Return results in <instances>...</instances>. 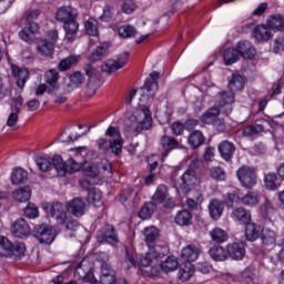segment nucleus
Returning <instances> with one entry per match:
<instances>
[{
	"label": "nucleus",
	"instance_id": "obj_10",
	"mask_svg": "<svg viewBox=\"0 0 284 284\" xmlns=\"http://www.w3.org/2000/svg\"><path fill=\"white\" fill-rule=\"evenodd\" d=\"M45 211L50 216L55 219L57 223H63V219L68 216L65 213V206L61 202H53L49 206L45 207Z\"/></svg>",
	"mask_w": 284,
	"mask_h": 284
},
{
	"label": "nucleus",
	"instance_id": "obj_32",
	"mask_svg": "<svg viewBox=\"0 0 284 284\" xmlns=\"http://www.w3.org/2000/svg\"><path fill=\"white\" fill-rule=\"evenodd\" d=\"M241 203L246 207H256L261 203V195L251 191L241 199Z\"/></svg>",
	"mask_w": 284,
	"mask_h": 284
},
{
	"label": "nucleus",
	"instance_id": "obj_56",
	"mask_svg": "<svg viewBox=\"0 0 284 284\" xmlns=\"http://www.w3.org/2000/svg\"><path fill=\"white\" fill-rule=\"evenodd\" d=\"M84 174L87 176H90L91 179H97L98 174H101V171L99 169V164H84L83 165Z\"/></svg>",
	"mask_w": 284,
	"mask_h": 284
},
{
	"label": "nucleus",
	"instance_id": "obj_33",
	"mask_svg": "<svg viewBox=\"0 0 284 284\" xmlns=\"http://www.w3.org/2000/svg\"><path fill=\"white\" fill-rule=\"evenodd\" d=\"M175 223L181 227L192 225V213L187 210H182L175 215Z\"/></svg>",
	"mask_w": 284,
	"mask_h": 284
},
{
	"label": "nucleus",
	"instance_id": "obj_43",
	"mask_svg": "<svg viewBox=\"0 0 284 284\" xmlns=\"http://www.w3.org/2000/svg\"><path fill=\"white\" fill-rule=\"evenodd\" d=\"M219 114H221V110L216 106L209 109L206 112L202 114L203 123L207 125L212 124L216 119H219Z\"/></svg>",
	"mask_w": 284,
	"mask_h": 284
},
{
	"label": "nucleus",
	"instance_id": "obj_41",
	"mask_svg": "<svg viewBox=\"0 0 284 284\" xmlns=\"http://www.w3.org/2000/svg\"><path fill=\"white\" fill-rule=\"evenodd\" d=\"M144 241L148 246L152 247V243L159 239V230L155 226H149L144 229Z\"/></svg>",
	"mask_w": 284,
	"mask_h": 284
},
{
	"label": "nucleus",
	"instance_id": "obj_23",
	"mask_svg": "<svg viewBox=\"0 0 284 284\" xmlns=\"http://www.w3.org/2000/svg\"><path fill=\"white\" fill-rule=\"evenodd\" d=\"M12 72L18 88L23 89L26 81H28V77H30V71H28V69H21L17 65H13Z\"/></svg>",
	"mask_w": 284,
	"mask_h": 284
},
{
	"label": "nucleus",
	"instance_id": "obj_49",
	"mask_svg": "<svg viewBox=\"0 0 284 284\" xmlns=\"http://www.w3.org/2000/svg\"><path fill=\"white\" fill-rule=\"evenodd\" d=\"M210 235L212 241H214V243H225V241H227L229 239L227 232H225L222 229H213L210 232Z\"/></svg>",
	"mask_w": 284,
	"mask_h": 284
},
{
	"label": "nucleus",
	"instance_id": "obj_21",
	"mask_svg": "<svg viewBox=\"0 0 284 284\" xmlns=\"http://www.w3.org/2000/svg\"><path fill=\"white\" fill-rule=\"evenodd\" d=\"M219 152L224 161H232V156H234V152H236V146L230 141H223L219 145Z\"/></svg>",
	"mask_w": 284,
	"mask_h": 284
},
{
	"label": "nucleus",
	"instance_id": "obj_15",
	"mask_svg": "<svg viewBox=\"0 0 284 284\" xmlns=\"http://www.w3.org/2000/svg\"><path fill=\"white\" fill-rule=\"evenodd\" d=\"M236 50L240 57L244 59H254V57H256V49H254L252 42L247 40L240 41L236 44Z\"/></svg>",
	"mask_w": 284,
	"mask_h": 284
},
{
	"label": "nucleus",
	"instance_id": "obj_12",
	"mask_svg": "<svg viewBox=\"0 0 284 284\" xmlns=\"http://www.w3.org/2000/svg\"><path fill=\"white\" fill-rule=\"evenodd\" d=\"M67 210L70 214H72L77 219H80V216H83V214H85V202L80 197H74L67 203Z\"/></svg>",
	"mask_w": 284,
	"mask_h": 284
},
{
	"label": "nucleus",
	"instance_id": "obj_35",
	"mask_svg": "<svg viewBox=\"0 0 284 284\" xmlns=\"http://www.w3.org/2000/svg\"><path fill=\"white\" fill-rule=\"evenodd\" d=\"M245 85V80L241 74H233L229 80V88L232 92H239V90H243Z\"/></svg>",
	"mask_w": 284,
	"mask_h": 284
},
{
	"label": "nucleus",
	"instance_id": "obj_59",
	"mask_svg": "<svg viewBox=\"0 0 284 284\" xmlns=\"http://www.w3.org/2000/svg\"><path fill=\"white\" fill-rule=\"evenodd\" d=\"M24 216H27V219H37V216H39V207L29 203L24 209Z\"/></svg>",
	"mask_w": 284,
	"mask_h": 284
},
{
	"label": "nucleus",
	"instance_id": "obj_52",
	"mask_svg": "<svg viewBox=\"0 0 284 284\" xmlns=\"http://www.w3.org/2000/svg\"><path fill=\"white\" fill-rule=\"evenodd\" d=\"M11 256L16 258H21V256H26V244L23 242H16L11 244Z\"/></svg>",
	"mask_w": 284,
	"mask_h": 284
},
{
	"label": "nucleus",
	"instance_id": "obj_14",
	"mask_svg": "<svg viewBox=\"0 0 284 284\" xmlns=\"http://www.w3.org/2000/svg\"><path fill=\"white\" fill-rule=\"evenodd\" d=\"M231 219L241 225H247L252 221V213L245 207L240 206L232 211Z\"/></svg>",
	"mask_w": 284,
	"mask_h": 284
},
{
	"label": "nucleus",
	"instance_id": "obj_50",
	"mask_svg": "<svg viewBox=\"0 0 284 284\" xmlns=\"http://www.w3.org/2000/svg\"><path fill=\"white\" fill-rule=\"evenodd\" d=\"M85 32L89 37H98L99 36V22L94 19H89L84 23Z\"/></svg>",
	"mask_w": 284,
	"mask_h": 284
},
{
	"label": "nucleus",
	"instance_id": "obj_29",
	"mask_svg": "<svg viewBox=\"0 0 284 284\" xmlns=\"http://www.w3.org/2000/svg\"><path fill=\"white\" fill-rule=\"evenodd\" d=\"M64 30H65V39L68 41H72L73 39H77V32H79V23L75 19L69 20L68 22H63Z\"/></svg>",
	"mask_w": 284,
	"mask_h": 284
},
{
	"label": "nucleus",
	"instance_id": "obj_17",
	"mask_svg": "<svg viewBox=\"0 0 284 284\" xmlns=\"http://www.w3.org/2000/svg\"><path fill=\"white\" fill-rule=\"evenodd\" d=\"M201 255V246L195 244L186 245L181 253V257L189 263H194Z\"/></svg>",
	"mask_w": 284,
	"mask_h": 284
},
{
	"label": "nucleus",
	"instance_id": "obj_22",
	"mask_svg": "<svg viewBox=\"0 0 284 284\" xmlns=\"http://www.w3.org/2000/svg\"><path fill=\"white\" fill-rule=\"evenodd\" d=\"M226 252L227 258H233V261H241L245 256V248L239 243L229 244Z\"/></svg>",
	"mask_w": 284,
	"mask_h": 284
},
{
	"label": "nucleus",
	"instance_id": "obj_64",
	"mask_svg": "<svg viewBox=\"0 0 284 284\" xmlns=\"http://www.w3.org/2000/svg\"><path fill=\"white\" fill-rule=\"evenodd\" d=\"M84 72L87 77H89V79H94L97 74H99V70H97V68H94V64L92 63H87L84 65Z\"/></svg>",
	"mask_w": 284,
	"mask_h": 284
},
{
	"label": "nucleus",
	"instance_id": "obj_42",
	"mask_svg": "<svg viewBox=\"0 0 284 284\" xmlns=\"http://www.w3.org/2000/svg\"><path fill=\"white\" fill-rule=\"evenodd\" d=\"M101 199H103V195L99 189L89 190L88 201L89 203H92L94 207H101V205H103V201Z\"/></svg>",
	"mask_w": 284,
	"mask_h": 284
},
{
	"label": "nucleus",
	"instance_id": "obj_27",
	"mask_svg": "<svg viewBox=\"0 0 284 284\" xmlns=\"http://www.w3.org/2000/svg\"><path fill=\"white\" fill-rule=\"evenodd\" d=\"M37 50L41 57L52 59V54H54V43L48 40H40Z\"/></svg>",
	"mask_w": 284,
	"mask_h": 284
},
{
	"label": "nucleus",
	"instance_id": "obj_38",
	"mask_svg": "<svg viewBox=\"0 0 284 284\" xmlns=\"http://www.w3.org/2000/svg\"><path fill=\"white\" fill-rule=\"evenodd\" d=\"M245 225H246L245 236L247 241H256V239L261 236V226L250 222Z\"/></svg>",
	"mask_w": 284,
	"mask_h": 284
},
{
	"label": "nucleus",
	"instance_id": "obj_6",
	"mask_svg": "<svg viewBox=\"0 0 284 284\" xmlns=\"http://www.w3.org/2000/svg\"><path fill=\"white\" fill-rule=\"evenodd\" d=\"M33 232L36 239H38L40 243H44L45 245H50L57 236V232L54 231V229L47 224H40L34 226Z\"/></svg>",
	"mask_w": 284,
	"mask_h": 284
},
{
	"label": "nucleus",
	"instance_id": "obj_55",
	"mask_svg": "<svg viewBox=\"0 0 284 284\" xmlns=\"http://www.w3.org/2000/svg\"><path fill=\"white\" fill-rule=\"evenodd\" d=\"M119 36L122 39H130V37L136 36V29L130 24H125L119 28Z\"/></svg>",
	"mask_w": 284,
	"mask_h": 284
},
{
	"label": "nucleus",
	"instance_id": "obj_63",
	"mask_svg": "<svg viewBox=\"0 0 284 284\" xmlns=\"http://www.w3.org/2000/svg\"><path fill=\"white\" fill-rule=\"evenodd\" d=\"M134 10H136V4L134 3V1L126 0L123 2L122 12H124V14H132V12H134Z\"/></svg>",
	"mask_w": 284,
	"mask_h": 284
},
{
	"label": "nucleus",
	"instance_id": "obj_54",
	"mask_svg": "<svg viewBox=\"0 0 284 284\" xmlns=\"http://www.w3.org/2000/svg\"><path fill=\"white\" fill-rule=\"evenodd\" d=\"M83 83H85V75L81 71H75L70 75V85L73 88H80Z\"/></svg>",
	"mask_w": 284,
	"mask_h": 284
},
{
	"label": "nucleus",
	"instance_id": "obj_7",
	"mask_svg": "<svg viewBox=\"0 0 284 284\" xmlns=\"http://www.w3.org/2000/svg\"><path fill=\"white\" fill-rule=\"evenodd\" d=\"M129 60H130V53L124 52L118 58V60L109 61L105 64H103L102 72L112 74V73L116 72V70H121V68H123L128 63Z\"/></svg>",
	"mask_w": 284,
	"mask_h": 284
},
{
	"label": "nucleus",
	"instance_id": "obj_34",
	"mask_svg": "<svg viewBox=\"0 0 284 284\" xmlns=\"http://www.w3.org/2000/svg\"><path fill=\"white\" fill-rule=\"evenodd\" d=\"M241 58L239 50L235 48H229L224 50L223 60L225 65H233Z\"/></svg>",
	"mask_w": 284,
	"mask_h": 284
},
{
	"label": "nucleus",
	"instance_id": "obj_62",
	"mask_svg": "<svg viewBox=\"0 0 284 284\" xmlns=\"http://www.w3.org/2000/svg\"><path fill=\"white\" fill-rule=\"evenodd\" d=\"M19 112L20 109L16 106L13 112L9 114V118L7 120V125L9 128H14V125H17V121H19Z\"/></svg>",
	"mask_w": 284,
	"mask_h": 284
},
{
	"label": "nucleus",
	"instance_id": "obj_46",
	"mask_svg": "<svg viewBox=\"0 0 284 284\" xmlns=\"http://www.w3.org/2000/svg\"><path fill=\"white\" fill-rule=\"evenodd\" d=\"M194 276V265L192 263H187L184 266L180 267L179 278L180 281H190L191 277Z\"/></svg>",
	"mask_w": 284,
	"mask_h": 284
},
{
	"label": "nucleus",
	"instance_id": "obj_4",
	"mask_svg": "<svg viewBox=\"0 0 284 284\" xmlns=\"http://www.w3.org/2000/svg\"><path fill=\"white\" fill-rule=\"evenodd\" d=\"M98 243H108L109 245H116L119 243V234L116 233V229H114L111 224H105L102 226L97 234Z\"/></svg>",
	"mask_w": 284,
	"mask_h": 284
},
{
	"label": "nucleus",
	"instance_id": "obj_19",
	"mask_svg": "<svg viewBox=\"0 0 284 284\" xmlns=\"http://www.w3.org/2000/svg\"><path fill=\"white\" fill-rule=\"evenodd\" d=\"M165 252H161L160 247H155L140 258L142 267H150L158 258H163Z\"/></svg>",
	"mask_w": 284,
	"mask_h": 284
},
{
	"label": "nucleus",
	"instance_id": "obj_25",
	"mask_svg": "<svg viewBox=\"0 0 284 284\" xmlns=\"http://www.w3.org/2000/svg\"><path fill=\"white\" fill-rule=\"evenodd\" d=\"M101 270H102V276H101L102 283H106V284L119 283V280H116V272L112 270V266H110V264H102Z\"/></svg>",
	"mask_w": 284,
	"mask_h": 284
},
{
	"label": "nucleus",
	"instance_id": "obj_5",
	"mask_svg": "<svg viewBox=\"0 0 284 284\" xmlns=\"http://www.w3.org/2000/svg\"><path fill=\"white\" fill-rule=\"evenodd\" d=\"M237 179L243 187L252 190L256 185V170L250 166H242L237 170Z\"/></svg>",
	"mask_w": 284,
	"mask_h": 284
},
{
	"label": "nucleus",
	"instance_id": "obj_11",
	"mask_svg": "<svg viewBox=\"0 0 284 284\" xmlns=\"http://www.w3.org/2000/svg\"><path fill=\"white\" fill-rule=\"evenodd\" d=\"M180 190L183 194H190L192 187L196 185V172L185 171L181 176Z\"/></svg>",
	"mask_w": 284,
	"mask_h": 284
},
{
	"label": "nucleus",
	"instance_id": "obj_16",
	"mask_svg": "<svg viewBox=\"0 0 284 284\" xmlns=\"http://www.w3.org/2000/svg\"><path fill=\"white\" fill-rule=\"evenodd\" d=\"M45 81L49 85L48 94L54 97L59 92V72L54 69L49 70L45 73Z\"/></svg>",
	"mask_w": 284,
	"mask_h": 284
},
{
	"label": "nucleus",
	"instance_id": "obj_36",
	"mask_svg": "<svg viewBox=\"0 0 284 284\" xmlns=\"http://www.w3.org/2000/svg\"><path fill=\"white\" fill-rule=\"evenodd\" d=\"M189 143L193 150H196L205 143V136L201 131H193L189 136Z\"/></svg>",
	"mask_w": 284,
	"mask_h": 284
},
{
	"label": "nucleus",
	"instance_id": "obj_53",
	"mask_svg": "<svg viewBox=\"0 0 284 284\" xmlns=\"http://www.w3.org/2000/svg\"><path fill=\"white\" fill-rule=\"evenodd\" d=\"M163 272H174L179 267V261L174 256H169L165 261L161 263Z\"/></svg>",
	"mask_w": 284,
	"mask_h": 284
},
{
	"label": "nucleus",
	"instance_id": "obj_30",
	"mask_svg": "<svg viewBox=\"0 0 284 284\" xmlns=\"http://www.w3.org/2000/svg\"><path fill=\"white\" fill-rule=\"evenodd\" d=\"M264 187H265V190H270V191L278 190V187H281V182L278 181V175H276V173H274V172L265 174Z\"/></svg>",
	"mask_w": 284,
	"mask_h": 284
},
{
	"label": "nucleus",
	"instance_id": "obj_9",
	"mask_svg": "<svg viewBox=\"0 0 284 284\" xmlns=\"http://www.w3.org/2000/svg\"><path fill=\"white\" fill-rule=\"evenodd\" d=\"M11 232L17 239H26L27 236H30V224H28L24 219H18L12 223Z\"/></svg>",
	"mask_w": 284,
	"mask_h": 284
},
{
	"label": "nucleus",
	"instance_id": "obj_1",
	"mask_svg": "<svg viewBox=\"0 0 284 284\" xmlns=\"http://www.w3.org/2000/svg\"><path fill=\"white\" fill-rule=\"evenodd\" d=\"M161 73L153 71L150 73L149 79L145 80L144 85L140 88V103H148L150 99H154L159 90V79Z\"/></svg>",
	"mask_w": 284,
	"mask_h": 284
},
{
	"label": "nucleus",
	"instance_id": "obj_20",
	"mask_svg": "<svg viewBox=\"0 0 284 284\" xmlns=\"http://www.w3.org/2000/svg\"><path fill=\"white\" fill-rule=\"evenodd\" d=\"M164 152L162 153V158L166 159V156L172 152V150H176L179 148V141L170 135H163L160 141Z\"/></svg>",
	"mask_w": 284,
	"mask_h": 284
},
{
	"label": "nucleus",
	"instance_id": "obj_58",
	"mask_svg": "<svg viewBox=\"0 0 284 284\" xmlns=\"http://www.w3.org/2000/svg\"><path fill=\"white\" fill-rule=\"evenodd\" d=\"M263 130H265V128L262 124L250 125L244 129L243 134L245 136H254L255 134L263 132Z\"/></svg>",
	"mask_w": 284,
	"mask_h": 284
},
{
	"label": "nucleus",
	"instance_id": "obj_37",
	"mask_svg": "<svg viewBox=\"0 0 284 284\" xmlns=\"http://www.w3.org/2000/svg\"><path fill=\"white\" fill-rule=\"evenodd\" d=\"M32 191L30 190V186L20 187L19 190L13 192V199H16V201H19V203H26L27 201H30Z\"/></svg>",
	"mask_w": 284,
	"mask_h": 284
},
{
	"label": "nucleus",
	"instance_id": "obj_8",
	"mask_svg": "<svg viewBox=\"0 0 284 284\" xmlns=\"http://www.w3.org/2000/svg\"><path fill=\"white\" fill-rule=\"evenodd\" d=\"M97 143L99 150H102V152H108V150H111L113 154H121V150H123V142H121L119 139H114L112 141L100 139Z\"/></svg>",
	"mask_w": 284,
	"mask_h": 284
},
{
	"label": "nucleus",
	"instance_id": "obj_24",
	"mask_svg": "<svg viewBox=\"0 0 284 284\" xmlns=\"http://www.w3.org/2000/svg\"><path fill=\"white\" fill-rule=\"evenodd\" d=\"M209 256L216 263L227 261V248L221 245H214L209 250Z\"/></svg>",
	"mask_w": 284,
	"mask_h": 284
},
{
	"label": "nucleus",
	"instance_id": "obj_51",
	"mask_svg": "<svg viewBox=\"0 0 284 284\" xmlns=\"http://www.w3.org/2000/svg\"><path fill=\"white\" fill-rule=\"evenodd\" d=\"M77 63H79V58L71 55L60 61L58 68L61 72H65V70H70V68H72V65H77Z\"/></svg>",
	"mask_w": 284,
	"mask_h": 284
},
{
	"label": "nucleus",
	"instance_id": "obj_48",
	"mask_svg": "<svg viewBox=\"0 0 284 284\" xmlns=\"http://www.w3.org/2000/svg\"><path fill=\"white\" fill-rule=\"evenodd\" d=\"M0 256H12V244L4 236H0Z\"/></svg>",
	"mask_w": 284,
	"mask_h": 284
},
{
	"label": "nucleus",
	"instance_id": "obj_39",
	"mask_svg": "<svg viewBox=\"0 0 284 284\" xmlns=\"http://www.w3.org/2000/svg\"><path fill=\"white\" fill-rule=\"evenodd\" d=\"M154 212H156V203L149 202L141 207L139 216L143 221H146V219H152V214H154Z\"/></svg>",
	"mask_w": 284,
	"mask_h": 284
},
{
	"label": "nucleus",
	"instance_id": "obj_60",
	"mask_svg": "<svg viewBox=\"0 0 284 284\" xmlns=\"http://www.w3.org/2000/svg\"><path fill=\"white\" fill-rule=\"evenodd\" d=\"M273 52H275V54H281V52H284V32L281 33L274 41Z\"/></svg>",
	"mask_w": 284,
	"mask_h": 284
},
{
	"label": "nucleus",
	"instance_id": "obj_57",
	"mask_svg": "<svg viewBox=\"0 0 284 284\" xmlns=\"http://www.w3.org/2000/svg\"><path fill=\"white\" fill-rule=\"evenodd\" d=\"M64 222L59 223V225H63L67 230H70L71 232H75V230L79 227V221H77L74 217H68V215L63 219Z\"/></svg>",
	"mask_w": 284,
	"mask_h": 284
},
{
	"label": "nucleus",
	"instance_id": "obj_28",
	"mask_svg": "<svg viewBox=\"0 0 284 284\" xmlns=\"http://www.w3.org/2000/svg\"><path fill=\"white\" fill-rule=\"evenodd\" d=\"M261 241L264 247H274L276 245V232L264 229L261 234Z\"/></svg>",
	"mask_w": 284,
	"mask_h": 284
},
{
	"label": "nucleus",
	"instance_id": "obj_3",
	"mask_svg": "<svg viewBox=\"0 0 284 284\" xmlns=\"http://www.w3.org/2000/svg\"><path fill=\"white\" fill-rule=\"evenodd\" d=\"M131 121H135L134 131L141 134L143 130H150L152 128V111L150 108L142 106L139 109L133 116L130 118Z\"/></svg>",
	"mask_w": 284,
	"mask_h": 284
},
{
	"label": "nucleus",
	"instance_id": "obj_61",
	"mask_svg": "<svg viewBox=\"0 0 284 284\" xmlns=\"http://www.w3.org/2000/svg\"><path fill=\"white\" fill-rule=\"evenodd\" d=\"M211 176L215 181H225V171L221 166H214L211 169Z\"/></svg>",
	"mask_w": 284,
	"mask_h": 284
},
{
	"label": "nucleus",
	"instance_id": "obj_26",
	"mask_svg": "<svg viewBox=\"0 0 284 284\" xmlns=\"http://www.w3.org/2000/svg\"><path fill=\"white\" fill-rule=\"evenodd\" d=\"M223 210H225V206L219 200H212L209 204L210 216L213 221H219L223 216Z\"/></svg>",
	"mask_w": 284,
	"mask_h": 284
},
{
	"label": "nucleus",
	"instance_id": "obj_45",
	"mask_svg": "<svg viewBox=\"0 0 284 284\" xmlns=\"http://www.w3.org/2000/svg\"><path fill=\"white\" fill-rule=\"evenodd\" d=\"M268 28L277 30L278 32L284 30V17L282 14L272 16L267 21Z\"/></svg>",
	"mask_w": 284,
	"mask_h": 284
},
{
	"label": "nucleus",
	"instance_id": "obj_13",
	"mask_svg": "<svg viewBox=\"0 0 284 284\" xmlns=\"http://www.w3.org/2000/svg\"><path fill=\"white\" fill-rule=\"evenodd\" d=\"M272 30L265 24H257L253 28V38L257 40L258 43H265L272 39Z\"/></svg>",
	"mask_w": 284,
	"mask_h": 284
},
{
	"label": "nucleus",
	"instance_id": "obj_2",
	"mask_svg": "<svg viewBox=\"0 0 284 284\" xmlns=\"http://www.w3.org/2000/svg\"><path fill=\"white\" fill-rule=\"evenodd\" d=\"M36 163L40 172H50L54 168L59 176H65V171L63 168V159L60 155H54L53 158L40 156L36 159Z\"/></svg>",
	"mask_w": 284,
	"mask_h": 284
},
{
	"label": "nucleus",
	"instance_id": "obj_47",
	"mask_svg": "<svg viewBox=\"0 0 284 284\" xmlns=\"http://www.w3.org/2000/svg\"><path fill=\"white\" fill-rule=\"evenodd\" d=\"M105 54H108V45L102 44V45L98 47L97 50H94L89 55V61H91V63L101 61V59H103V57H105Z\"/></svg>",
	"mask_w": 284,
	"mask_h": 284
},
{
	"label": "nucleus",
	"instance_id": "obj_18",
	"mask_svg": "<svg viewBox=\"0 0 284 284\" xmlns=\"http://www.w3.org/2000/svg\"><path fill=\"white\" fill-rule=\"evenodd\" d=\"M55 19L61 23H68V21L77 19V10L71 6L61 7L57 12Z\"/></svg>",
	"mask_w": 284,
	"mask_h": 284
},
{
	"label": "nucleus",
	"instance_id": "obj_44",
	"mask_svg": "<svg viewBox=\"0 0 284 284\" xmlns=\"http://www.w3.org/2000/svg\"><path fill=\"white\" fill-rule=\"evenodd\" d=\"M165 199H168V187L163 184L159 185L153 197L152 203H155V205H159L161 203L165 202Z\"/></svg>",
	"mask_w": 284,
	"mask_h": 284
},
{
	"label": "nucleus",
	"instance_id": "obj_40",
	"mask_svg": "<svg viewBox=\"0 0 284 284\" xmlns=\"http://www.w3.org/2000/svg\"><path fill=\"white\" fill-rule=\"evenodd\" d=\"M60 169L63 170L64 176L68 174V172L69 174H74L81 170V163L74 161L73 159H69L67 162H63L62 160V166H60Z\"/></svg>",
	"mask_w": 284,
	"mask_h": 284
},
{
	"label": "nucleus",
	"instance_id": "obj_31",
	"mask_svg": "<svg viewBox=\"0 0 284 284\" xmlns=\"http://www.w3.org/2000/svg\"><path fill=\"white\" fill-rule=\"evenodd\" d=\"M11 182L13 185H21V183L28 182V171L16 168L11 173Z\"/></svg>",
	"mask_w": 284,
	"mask_h": 284
}]
</instances>
